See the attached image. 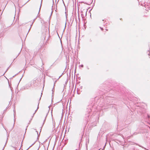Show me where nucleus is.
Returning a JSON list of instances; mask_svg holds the SVG:
<instances>
[{
	"mask_svg": "<svg viewBox=\"0 0 150 150\" xmlns=\"http://www.w3.org/2000/svg\"><path fill=\"white\" fill-rule=\"evenodd\" d=\"M101 28V29L102 30H103V29L102 28Z\"/></svg>",
	"mask_w": 150,
	"mask_h": 150,
	"instance_id": "2",
	"label": "nucleus"
},
{
	"mask_svg": "<svg viewBox=\"0 0 150 150\" xmlns=\"http://www.w3.org/2000/svg\"><path fill=\"white\" fill-rule=\"evenodd\" d=\"M35 133L36 134L38 135V132L37 131H35Z\"/></svg>",
	"mask_w": 150,
	"mask_h": 150,
	"instance_id": "1",
	"label": "nucleus"
}]
</instances>
